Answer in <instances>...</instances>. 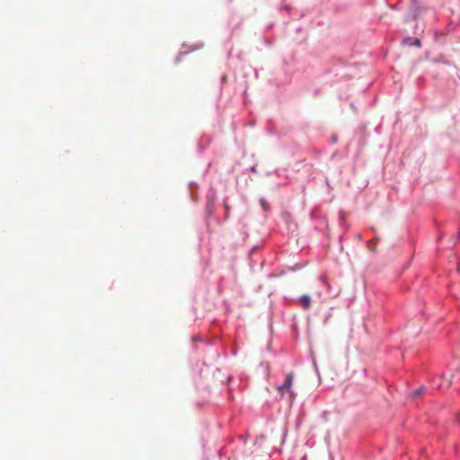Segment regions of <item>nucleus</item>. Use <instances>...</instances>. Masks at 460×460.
I'll use <instances>...</instances> for the list:
<instances>
[{
  "mask_svg": "<svg viewBox=\"0 0 460 460\" xmlns=\"http://www.w3.org/2000/svg\"><path fill=\"white\" fill-rule=\"evenodd\" d=\"M299 302L304 308H309V306L311 305V303H312V299H311L310 296L304 295V296H301Z\"/></svg>",
  "mask_w": 460,
  "mask_h": 460,
  "instance_id": "f03ea898",
  "label": "nucleus"
},
{
  "mask_svg": "<svg viewBox=\"0 0 460 460\" xmlns=\"http://www.w3.org/2000/svg\"><path fill=\"white\" fill-rule=\"evenodd\" d=\"M260 203H261V207L263 208L264 210H269L270 207H269V204L266 201L265 198H261L260 199Z\"/></svg>",
  "mask_w": 460,
  "mask_h": 460,
  "instance_id": "20e7f679",
  "label": "nucleus"
},
{
  "mask_svg": "<svg viewBox=\"0 0 460 460\" xmlns=\"http://www.w3.org/2000/svg\"><path fill=\"white\" fill-rule=\"evenodd\" d=\"M425 391H426L425 386H420L416 390L411 391L410 395L411 396V398H418V396H421V394H424Z\"/></svg>",
  "mask_w": 460,
  "mask_h": 460,
  "instance_id": "7ed1b4c3",
  "label": "nucleus"
},
{
  "mask_svg": "<svg viewBox=\"0 0 460 460\" xmlns=\"http://www.w3.org/2000/svg\"><path fill=\"white\" fill-rule=\"evenodd\" d=\"M413 44H414V46H417L418 48H420V46H421L420 40H417V38H413Z\"/></svg>",
  "mask_w": 460,
  "mask_h": 460,
  "instance_id": "423d86ee",
  "label": "nucleus"
},
{
  "mask_svg": "<svg viewBox=\"0 0 460 460\" xmlns=\"http://www.w3.org/2000/svg\"><path fill=\"white\" fill-rule=\"evenodd\" d=\"M403 44H408L411 46V44H413V38H405L403 40Z\"/></svg>",
  "mask_w": 460,
  "mask_h": 460,
  "instance_id": "39448f33",
  "label": "nucleus"
},
{
  "mask_svg": "<svg viewBox=\"0 0 460 460\" xmlns=\"http://www.w3.org/2000/svg\"><path fill=\"white\" fill-rule=\"evenodd\" d=\"M294 381V375L293 374H288L285 381L282 383L281 385L278 387V390L279 394H284L286 392L290 394V398L293 399L295 396V394L292 391V385Z\"/></svg>",
  "mask_w": 460,
  "mask_h": 460,
  "instance_id": "f257e3e1",
  "label": "nucleus"
}]
</instances>
